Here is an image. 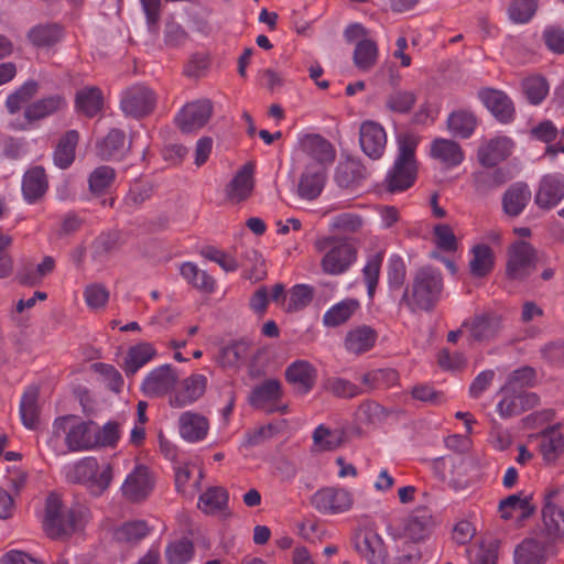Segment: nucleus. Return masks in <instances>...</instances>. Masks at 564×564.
I'll return each instance as SVG.
<instances>
[{"label":"nucleus","mask_w":564,"mask_h":564,"mask_svg":"<svg viewBox=\"0 0 564 564\" xmlns=\"http://www.w3.org/2000/svg\"><path fill=\"white\" fill-rule=\"evenodd\" d=\"M76 474L90 482L93 494H102L112 480V467L110 464L101 466L95 459H86L76 465Z\"/></svg>","instance_id":"nucleus-12"},{"label":"nucleus","mask_w":564,"mask_h":564,"mask_svg":"<svg viewBox=\"0 0 564 564\" xmlns=\"http://www.w3.org/2000/svg\"><path fill=\"white\" fill-rule=\"evenodd\" d=\"M358 300L346 299L333 305L323 316V323L327 327H338L345 324L359 308Z\"/></svg>","instance_id":"nucleus-34"},{"label":"nucleus","mask_w":564,"mask_h":564,"mask_svg":"<svg viewBox=\"0 0 564 564\" xmlns=\"http://www.w3.org/2000/svg\"><path fill=\"white\" fill-rule=\"evenodd\" d=\"M285 377L297 392L306 393L314 384L315 370L310 362L299 360L288 367Z\"/></svg>","instance_id":"nucleus-28"},{"label":"nucleus","mask_w":564,"mask_h":564,"mask_svg":"<svg viewBox=\"0 0 564 564\" xmlns=\"http://www.w3.org/2000/svg\"><path fill=\"white\" fill-rule=\"evenodd\" d=\"M358 412L372 424L382 422L389 413L387 409L375 401L361 403L358 408Z\"/></svg>","instance_id":"nucleus-63"},{"label":"nucleus","mask_w":564,"mask_h":564,"mask_svg":"<svg viewBox=\"0 0 564 564\" xmlns=\"http://www.w3.org/2000/svg\"><path fill=\"white\" fill-rule=\"evenodd\" d=\"M442 288L443 283L440 275L422 270L417 273L413 283V303L409 300L408 290L404 291L402 301L406 302L412 310H430L437 301Z\"/></svg>","instance_id":"nucleus-5"},{"label":"nucleus","mask_w":564,"mask_h":564,"mask_svg":"<svg viewBox=\"0 0 564 564\" xmlns=\"http://www.w3.org/2000/svg\"><path fill=\"white\" fill-rule=\"evenodd\" d=\"M96 446H112L119 438V424L117 422H108L102 427L95 423Z\"/></svg>","instance_id":"nucleus-61"},{"label":"nucleus","mask_w":564,"mask_h":564,"mask_svg":"<svg viewBox=\"0 0 564 564\" xmlns=\"http://www.w3.org/2000/svg\"><path fill=\"white\" fill-rule=\"evenodd\" d=\"M356 259V249H329L322 259V267L328 274H340L348 270Z\"/></svg>","instance_id":"nucleus-32"},{"label":"nucleus","mask_w":564,"mask_h":564,"mask_svg":"<svg viewBox=\"0 0 564 564\" xmlns=\"http://www.w3.org/2000/svg\"><path fill=\"white\" fill-rule=\"evenodd\" d=\"M523 93L532 105H540L549 94V84L542 76L534 75L522 82Z\"/></svg>","instance_id":"nucleus-48"},{"label":"nucleus","mask_w":564,"mask_h":564,"mask_svg":"<svg viewBox=\"0 0 564 564\" xmlns=\"http://www.w3.org/2000/svg\"><path fill=\"white\" fill-rule=\"evenodd\" d=\"M212 113V101L198 99L183 106L175 117V122L182 132L191 133L203 128L210 119Z\"/></svg>","instance_id":"nucleus-8"},{"label":"nucleus","mask_w":564,"mask_h":564,"mask_svg":"<svg viewBox=\"0 0 564 564\" xmlns=\"http://www.w3.org/2000/svg\"><path fill=\"white\" fill-rule=\"evenodd\" d=\"M377 55L378 48L376 43L371 40L365 39L357 43L354 53V61L358 68L368 70L375 65Z\"/></svg>","instance_id":"nucleus-50"},{"label":"nucleus","mask_w":564,"mask_h":564,"mask_svg":"<svg viewBox=\"0 0 564 564\" xmlns=\"http://www.w3.org/2000/svg\"><path fill=\"white\" fill-rule=\"evenodd\" d=\"M83 527V516L79 511L65 506L55 492L47 496L43 517V530L47 538L65 541Z\"/></svg>","instance_id":"nucleus-2"},{"label":"nucleus","mask_w":564,"mask_h":564,"mask_svg":"<svg viewBox=\"0 0 564 564\" xmlns=\"http://www.w3.org/2000/svg\"><path fill=\"white\" fill-rule=\"evenodd\" d=\"M54 435L66 434L65 443L69 451H82L96 447L95 422H74V416L58 417L54 422Z\"/></svg>","instance_id":"nucleus-3"},{"label":"nucleus","mask_w":564,"mask_h":564,"mask_svg":"<svg viewBox=\"0 0 564 564\" xmlns=\"http://www.w3.org/2000/svg\"><path fill=\"white\" fill-rule=\"evenodd\" d=\"M153 482L145 466H137L122 484L124 498L131 502H139L148 497Z\"/></svg>","instance_id":"nucleus-13"},{"label":"nucleus","mask_w":564,"mask_h":564,"mask_svg":"<svg viewBox=\"0 0 564 564\" xmlns=\"http://www.w3.org/2000/svg\"><path fill=\"white\" fill-rule=\"evenodd\" d=\"M415 101L416 96L413 91L394 90L387 97L386 106L392 112L406 113L412 109Z\"/></svg>","instance_id":"nucleus-53"},{"label":"nucleus","mask_w":564,"mask_h":564,"mask_svg":"<svg viewBox=\"0 0 564 564\" xmlns=\"http://www.w3.org/2000/svg\"><path fill=\"white\" fill-rule=\"evenodd\" d=\"M194 552V545L191 540L184 538L171 543L166 550V556L170 564H185L191 560Z\"/></svg>","instance_id":"nucleus-55"},{"label":"nucleus","mask_w":564,"mask_h":564,"mask_svg":"<svg viewBox=\"0 0 564 564\" xmlns=\"http://www.w3.org/2000/svg\"><path fill=\"white\" fill-rule=\"evenodd\" d=\"M314 297V289L306 284L293 286L290 296L289 311H299L307 306Z\"/></svg>","instance_id":"nucleus-59"},{"label":"nucleus","mask_w":564,"mask_h":564,"mask_svg":"<svg viewBox=\"0 0 564 564\" xmlns=\"http://www.w3.org/2000/svg\"><path fill=\"white\" fill-rule=\"evenodd\" d=\"M104 97L96 86L84 87L76 93L75 108L86 117H95L102 108Z\"/></svg>","instance_id":"nucleus-31"},{"label":"nucleus","mask_w":564,"mask_h":564,"mask_svg":"<svg viewBox=\"0 0 564 564\" xmlns=\"http://www.w3.org/2000/svg\"><path fill=\"white\" fill-rule=\"evenodd\" d=\"M40 85L36 80L24 82L19 88L8 95L6 99V109L10 115L20 111L23 105L29 102L39 91Z\"/></svg>","instance_id":"nucleus-36"},{"label":"nucleus","mask_w":564,"mask_h":564,"mask_svg":"<svg viewBox=\"0 0 564 564\" xmlns=\"http://www.w3.org/2000/svg\"><path fill=\"white\" fill-rule=\"evenodd\" d=\"M328 390L337 398H355L361 389L349 380L336 378L328 382Z\"/></svg>","instance_id":"nucleus-60"},{"label":"nucleus","mask_w":564,"mask_h":564,"mask_svg":"<svg viewBox=\"0 0 564 564\" xmlns=\"http://www.w3.org/2000/svg\"><path fill=\"white\" fill-rule=\"evenodd\" d=\"M207 378L203 375H192L182 381L180 391L170 399L172 408H184L197 401L206 391Z\"/></svg>","instance_id":"nucleus-17"},{"label":"nucleus","mask_w":564,"mask_h":564,"mask_svg":"<svg viewBox=\"0 0 564 564\" xmlns=\"http://www.w3.org/2000/svg\"><path fill=\"white\" fill-rule=\"evenodd\" d=\"M475 116L466 110H458L451 113L447 119V126L453 135L467 139L476 128Z\"/></svg>","instance_id":"nucleus-37"},{"label":"nucleus","mask_w":564,"mask_h":564,"mask_svg":"<svg viewBox=\"0 0 564 564\" xmlns=\"http://www.w3.org/2000/svg\"><path fill=\"white\" fill-rule=\"evenodd\" d=\"M109 299V292L104 285L91 284L85 289V300L89 307L99 308L106 305Z\"/></svg>","instance_id":"nucleus-62"},{"label":"nucleus","mask_w":564,"mask_h":564,"mask_svg":"<svg viewBox=\"0 0 564 564\" xmlns=\"http://www.w3.org/2000/svg\"><path fill=\"white\" fill-rule=\"evenodd\" d=\"M416 512L421 514L411 516L405 524V533L412 543H417L425 538L432 520L426 508H420Z\"/></svg>","instance_id":"nucleus-46"},{"label":"nucleus","mask_w":564,"mask_h":564,"mask_svg":"<svg viewBox=\"0 0 564 564\" xmlns=\"http://www.w3.org/2000/svg\"><path fill=\"white\" fill-rule=\"evenodd\" d=\"M479 97L486 108L501 122H508L513 117V105L510 98L500 90L486 89Z\"/></svg>","instance_id":"nucleus-22"},{"label":"nucleus","mask_w":564,"mask_h":564,"mask_svg":"<svg viewBox=\"0 0 564 564\" xmlns=\"http://www.w3.org/2000/svg\"><path fill=\"white\" fill-rule=\"evenodd\" d=\"M464 327L469 332L470 338L478 343L496 338L503 327V316L494 311L476 314Z\"/></svg>","instance_id":"nucleus-10"},{"label":"nucleus","mask_w":564,"mask_h":564,"mask_svg":"<svg viewBox=\"0 0 564 564\" xmlns=\"http://www.w3.org/2000/svg\"><path fill=\"white\" fill-rule=\"evenodd\" d=\"M62 30L57 24H39L33 26L28 39L37 47H47L54 45L61 40Z\"/></svg>","instance_id":"nucleus-40"},{"label":"nucleus","mask_w":564,"mask_h":564,"mask_svg":"<svg viewBox=\"0 0 564 564\" xmlns=\"http://www.w3.org/2000/svg\"><path fill=\"white\" fill-rule=\"evenodd\" d=\"M431 155L447 169L458 166L465 159L464 151L458 143L443 138L433 141Z\"/></svg>","instance_id":"nucleus-24"},{"label":"nucleus","mask_w":564,"mask_h":564,"mask_svg":"<svg viewBox=\"0 0 564 564\" xmlns=\"http://www.w3.org/2000/svg\"><path fill=\"white\" fill-rule=\"evenodd\" d=\"M311 503L321 513L337 516L352 508L354 498L345 488L325 487L312 496Z\"/></svg>","instance_id":"nucleus-7"},{"label":"nucleus","mask_w":564,"mask_h":564,"mask_svg":"<svg viewBox=\"0 0 564 564\" xmlns=\"http://www.w3.org/2000/svg\"><path fill=\"white\" fill-rule=\"evenodd\" d=\"M148 532L149 528L144 521H130L115 531V539L119 542L135 543L143 539Z\"/></svg>","instance_id":"nucleus-52"},{"label":"nucleus","mask_w":564,"mask_h":564,"mask_svg":"<svg viewBox=\"0 0 564 564\" xmlns=\"http://www.w3.org/2000/svg\"><path fill=\"white\" fill-rule=\"evenodd\" d=\"M67 102L59 94L50 95L32 101L26 105L22 118H17L11 122L14 130L28 131L34 128L37 121H41L50 116L57 113L65 109Z\"/></svg>","instance_id":"nucleus-4"},{"label":"nucleus","mask_w":564,"mask_h":564,"mask_svg":"<svg viewBox=\"0 0 564 564\" xmlns=\"http://www.w3.org/2000/svg\"><path fill=\"white\" fill-rule=\"evenodd\" d=\"M535 377V371L531 367H523L521 369L514 370L507 383L502 387L501 392L502 393H509V392H517L518 389H522L525 387L533 386Z\"/></svg>","instance_id":"nucleus-54"},{"label":"nucleus","mask_w":564,"mask_h":564,"mask_svg":"<svg viewBox=\"0 0 564 564\" xmlns=\"http://www.w3.org/2000/svg\"><path fill=\"white\" fill-rule=\"evenodd\" d=\"M39 391L37 389L28 390L22 398L20 405V414L23 424L28 429H36L40 421V409L37 405Z\"/></svg>","instance_id":"nucleus-43"},{"label":"nucleus","mask_w":564,"mask_h":564,"mask_svg":"<svg viewBox=\"0 0 564 564\" xmlns=\"http://www.w3.org/2000/svg\"><path fill=\"white\" fill-rule=\"evenodd\" d=\"M513 510H520V518L523 520L532 517L535 513L536 508L531 503V496H522L521 494L510 495L499 502L501 519H511Z\"/></svg>","instance_id":"nucleus-35"},{"label":"nucleus","mask_w":564,"mask_h":564,"mask_svg":"<svg viewBox=\"0 0 564 564\" xmlns=\"http://www.w3.org/2000/svg\"><path fill=\"white\" fill-rule=\"evenodd\" d=\"M540 452L547 463H554L564 453V435L557 425L549 426L541 432Z\"/></svg>","instance_id":"nucleus-29"},{"label":"nucleus","mask_w":564,"mask_h":564,"mask_svg":"<svg viewBox=\"0 0 564 564\" xmlns=\"http://www.w3.org/2000/svg\"><path fill=\"white\" fill-rule=\"evenodd\" d=\"M357 549L370 564H384V547L381 538L377 533L366 535L357 543Z\"/></svg>","instance_id":"nucleus-42"},{"label":"nucleus","mask_w":564,"mask_h":564,"mask_svg":"<svg viewBox=\"0 0 564 564\" xmlns=\"http://www.w3.org/2000/svg\"><path fill=\"white\" fill-rule=\"evenodd\" d=\"M535 269V256L532 249H510L507 274L512 280H522Z\"/></svg>","instance_id":"nucleus-21"},{"label":"nucleus","mask_w":564,"mask_h":564,"mask_svg":"<svg viewBox=\"0 0 564 564\" xmlns=\"http://www.w3.org/2000/svg\"><path fill=\"white\" fill-rule=\"evenodd\" d=\"M382 260L383 253L377 252L368 259L367 264L362 270L369 296H373L378 285Z\"/></svg>","instance_id":"nucleus-58"},{"label":"nucleus","mask_w":564,"mask_h":564,"mask_svg":"<svg viewBox=\"0 0 564 564\" xmlns=\"http://www.w3.org/2000/svg\"><path fill=\"white\" fill-rule=\"evenodd\" d=\"M115 171L110 166H99L89 176V188L95 194L104 193L113 182Z\"/></svg>","instance_id":"nucleus-57"},{"label":"nucleus","mask_w":564,"mask_h":564,"mask_svg":"<svg viewBox=\"0 0 564 564\" xmlns=\"http://www.w3.org/2000/svg\"><path fill=\"white\" fill-rule=\"evenodd\" d=\"M130 149V142L120 129H111L99 143V154L106 160H121Z\"/></svg>","instance_id":"nucleus-26"},{"label":"nucleus","mask_w":564,"mask_h":564,"mask_svg":"<svg viewBox=\"0 0 564 564\" xmlns=\"http://www.w3.org/2000/svg\"><path fill=\"white\" fill-rule=\"evenodd\" d=\"M531 198V191L525 183H514L506 191L502 197V207L507 215H520Z\"/></svg>","instance_id":"nucleus-25"},{"label":"nucleus","mask_w":564,"mask_h":564,"mask_svg":"<svg viewBox=\"0 0 564 564\" xmlns=\"http://www.w3.org/2000/svg\"><path fill=\"white\" fill-rule=\"evenodd\" d=\"M377 338L378 334L372 327L360 325L346 333L343 346L347 354L360 356L375 347Z\"/></svg>","instance_id":"nucleus-15"},{"label":"nucleus","mask_w":564,"mask_h":564,"mask_svg":"<svg viewBox=\"0 0 564 564\" xmlns=\"http://www.w3.org/2000/svg\"><path fill=\"white\" fill-rule=\"evenodd\" d=\"M546 46L554 53H564V30L556 26H549L543 32Z\"/></svg>","instance_id":"nucleus-64"},{"label":"nucleus","mask_w":564,"mask_h":564,"mask_svg":"<svg viewBox=\"0 0 564 564\" xmlns=\"http://www.w3.org/2000/svg\"><path fill=\"white\" fill-rule=\"evenodd\" d=\"M544 532L551 541L564 536V510L551 501L545 502L542 510Z\"/></svg>","instance_id":"nucleus-33"},{"label":"nucleus","mask_w":564,"mask_h":564,"mask_svg":"<svg viewBox=\"0 0 564 564\" xmlns=\"http://www.w3.org/2000/svg\"><path fill=\"white\" fill-rule=\"evenodd\" d=\"M47 188L48 181L42 166H33L24 173L21 191L28 204L36 203L46 193Z\"/></svg>","instance_id":"nucleus-18"},{"label":"nucleus","mask_w":564,"mask_h":564,"mask_svg":"<svg viewBox=\"0 0 564 564\" xmlns=\"http://www.w3.org/2000/svg\"><path fill=\"white\" fill-rule=\"evenodd\" d=\"M282 397V389L280 381L276 379H269L257 384L250 395L249 402L256 409L267 410L269 413L274 412L275 408L272 405L278 402Z\"/></svg>","instance_id":"nucleus-19"},{"label":"nucleus","mask_w":564,"mask_h":564,"mask_svg":"<svg viewBox=\"0 0 564 564\" xmlns=\"http://www.w3.org/2000/svg\"><path fill=\"white\" fill-rule=\"evenodd\" d=\"M248 352V345L242 340L232 341L219 349L217 362L223 368L238 367Z\"/></svg>","instance_id":"nucleus-41"},{"label":"nucleus","mask_w":564,"mask_h":564,"mask_svg":"<svg viewBox=\"0 0 564 564\" xmlns=\"http://www.w3.org/2000/svg\"><path fill=\"white\" fill-rule=\"evenodd\" d=\"M359 142L364 153L372 159H380L387 147V132L384 128L375 121H365L359 129Z\"/></svg>","instance_id":"nucleus-11"},{"label":"nucleus","mask_w":564,"mask_h":564,"mask_svg":"<svg viewBox=\"0 0 564 564\" xmlns=\"http://www.w3.org/2000/svg\"><path fill=\"white\" fill-rule=\"evenodd\" d=\"M300 145L303 152L319 164L332 163L335 159L332 143L319 134H305L300 139Z\"/></svg>","instance_id":"nucleus-23"},{"label":"nucleus","mask_w":564,"mask_h":564,"mask_svg":"<svg viewBox=\"0 0 564 564\" xmlns=\"http://www.w3.org/2000/svg\"><path fill=\"white\" fill-rule=\"evenodd\" d=\"M345 433L341 430H330L319 425L313 433L314 446L317 451H333L344 443Z\"/></svg>","instance_id":"nucleus-45"},{"label":"nucleus","mask_w":564,"mask_h":564,"mask_svg":"<svg viewBox=\"0 0 564 564\" xmlns=\"http://www.w3.org/2000/svg\"><path fill=\"white\" fill-rule=\"evenodd\" d=\"M536 9V0H511L508 8V15L513 23L525 24L531 21Z\"/></svg>","instance_id":"nucleus-49"},{"label":"nucleus","mask_w":564,"mask_h":564,"mask_svg":"<svg viewBox=\"0 0 564 564\" xmlns=\"http://www.w3.org/2000/svg\"><path fill=\"white\" fill-rule=\"evenodd\" d=\"M227 499V492L223 488L214 487L200 496L199 507H202L204 512H216L226 506Z\"/></svg>","instance_id":"nucleus-56"},{"label":"nucleus","mask_w":564,"mask_h":564,"mask_svg":"<svg viewBox=\"0 0 564 564\" xmlns=\"http://www.w3.org/2000/svg\"><path fill=\"white\" fill-rule=\"evenodd\" d=\"M420 138L411 132L398 135V155L388 171L384 184L390 193H401L413 186L417 175L415 151Z\"/></svg>","instance_id":"nucleus-1"},{"label":"nucleus","mask_w":564,"mask_h":564,"mask_svg":"<svg viewBox=\"0 0 564 564\" xmlns=\"http://www.w3.org/2000/svg\"><path fill=\"white\" fill-rule=\"evenodd\" d=\"M178 380L171 366L153 369L145 378L142 389L149 397H162L172 391Z\"/></svg>","instance_id":"nucleus-14"},{"label":"nucleus","mask_w":564,"mask_h":564,"mask_svg":"<svg viewBox=\"0 0 564 564\" xmlns=\"http://www.w3.org/2000/svg\"><path fill=\"white\" fill-rule=\"evenodd\" d=\"M208 431L209 421L200 413L187 411L178 417V432L185 442H200L207 437Z\"/></svg>","instance_id":"nucleus-16"},{"label":"nucleus","mask_w":564,"mask_h":564,"mask_svg":"<svg viewBox=\"0 0 564 564\" xmlns=\"http://www.w3.org/2000/svg\"><path fill=\"white\" fill-rule=\"evenodd\" d=\"M181 274L197 290L205 293L214 291L215 280L205 271L199 270L196 264L185 262L181 267Z\"/></svg>","instance_id":"nucleus-44"},{"label":"nucleus","mask_w":564,"mask_h":564,"mask_svg":"<svg viewBox=\"0 0 564 564\" xmlns=\"http://www.w3.org/2000/svg\"><path fill=\"white\" fill-rule=\"evenodd\" d=\"M325 182L324 173L318 171H305L299 183V195L307 200L316 198L323 191Z\"/></svg>","instance_id":"nucleus-39"},{"label":"nucleus","mask_w":564,"mask_h":564,"mask_svg":"<svg viewBox=\"0 0 564 564\" xmlns=\"http://www.w3.org/2000/svg\"><path fill=\"white\" fill-rule=\"evenodd\" d=\"M513 143L507 137H496L486 141L478 150V159L484 166H495L512 152Z\"/></svg>","instance_id":"nucleus-20"},{"label":"nucleus","mask_w":564,"mask_h":564,"mask_svg":"<svg viewBox=\"0 0 564 564\" xmlns=\"http://www.w3.org/2000/svg\"><path fill=\"white\" fill-rule=\"evenodd\" d=\"M473 258L469 261L470 273L474 278L486 276L494 267L491 249H471Z\"/></svg>","instance_id":"nucleus-51"},{"label":"nucleus","mask_w":564,"mask_h":564,"mask_svg":"<svg viewBox=\"0 0 564 564\" xmlns=\"http://www.w3.org/2000/svg\"><path fill=\"white\" fill-rule=\"evenodd\" d=\"M516 564H544V546L533 539H527L516 549Z\"/></svg>","instance_id":"nucleus-38"},{"label":"nucleus","mask_w":564,"mask_h":564,"mask_svg":"<svg viewBox=\"0 0 564 564\" xmlns=\"http://www.w3.org/2000/svg\"><path fill=\"white\" fill-rule=\"evenodd\" d=\"M78 141L79 133L76 130H68L59 138L53 153V161L57 167L65 170L73 164Z\"/></svg>","instance_id":"nucleus-27"},{"label":"nucleus","mask_w":564,"mask_h":564,"mask_svg":"<svg viewBox=\"0 0 564 564\" xmlns=\"http://www.w3.org/2000/svg\"><path fill=\"white\" fill-rule=\"evenodd\" d=\"M155 350L150 344H139L131 347L126 358V371L128 375H134L139 368L152 359Z\"/></svg>","instance_id":"nucleus-47"},{"label":"nucleus","mask_w":564,"mask_h":564,"mask_svg":"<svg viewBox=\"0 0 564 564\" xmlns=\"http://www.w3.org/2000/svg\"><path fill=\"white\" fill-rule=\"evenodd\" d=\"M156 105L155 93L145 85H133L122 91L120 108L126 116L142 118L150 115Z\"/></svg>","instance_id":"nucleus-6"},{"label":"nucleus","mask_w":564,"mask_h":564,"mask_svg":"<svg viewBox=\"0 0 564 564\" xmlns=\"http://www.w3.org/2000/svg\"><path fill=\"white\" fill-rule=\"evenodd\" d=\"M564 198V174L554 172L543 175L534 195V204L544 210L556 207Z\"/></svg>","instance_id":"nucleus-9"},{"label":"nucleus","mask_w":564,"mask_h":564,"mask_svg":"<svg viewBox=\"0 0 564 564\" xmlns=\"http://www.w3.org/2000/svg\"><path fill=\"white\" fill-rule=\"evenodd\" d=\"M253 189L252 170L242 166L226 187V195L231 202H242L247 199Z\"/></svg>","instance_id":"nucleus-30"}]
</instances>
